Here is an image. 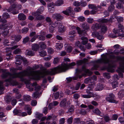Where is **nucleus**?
<instances>
[{
  "label": "nucleus",
  "mask_w": 124,
  "mask_h": 124,
  "mask_svg": "<svg viewBox=\"0 0 124 124\" xmlns=\"http://www.w3.org/2000/svg\"><path fill=\"white\" fill-rule=\"evenodd\" d=\"M30 38L28 36H27L23 40V42L24 44H25L28 42Z\"/></svg>",
  "instance_id": "nucleus-58"
},
{
  "label": "nucleus",
  "mask_w": 124,
  "mask_h": 124,
  "mask_svg": "<svg viewBox=\"0 0 124 124\" xmlns=\"http://www.w3.org/2000/svg\"><path fill=\"white\" fill-rule=\"evenodd\" d=\"M114 6L113 5H110L108 7V10L109 12H111L114 10Z\"/></svg>",
  "instance_id": "nucleus-48"
},
{
  "label": "nucleus",
  "mask_w": 124,
  "mask_h": 124,
  "mask_svg": "<svg viewBox=\"0 0 124 124\" xmlns=\"http://www.w3.org/2000/svg\"><path fill=\"white\" fill-rule=\"evenodd\" d=\"M72 11V8L71 7H69L68 8L65 10L63 11L62 13L66 15L69 16L70 14L71 13Z\"/></svg>",
  "instance_id": "nucleus-12"
},
{
  "label": "nucleus",
  "mask_w": 124,
  "mask_h": 124,
  "mask_svg": "<svg viewBox=\"0 0 124 124\" xmlns=\"http://www.w3.org/2000/svg\"><path fill=\"white\" fill-rule=\"evenodd\" d=\"M63 3L62 0H58L55 2L54 5L56 6H59Z\"/></svg>",
  "instance_id": "nucleus-32"
},
{
  "label": "nucleus",
  "mask_w": 124,
  "mask_h": 124,
  "mask_svg": "<svg viewBox=\"0 0 124 124\" xmlns=\"http://www.w3.org/2000/svg\"><path fill=\"white\" fill-rule=\"evenodd\" d=\"M76 34V32L74 31H70L69 34V35H70V36H69L70 39L71 40H73Z\"/></svg>",
  "instance_id": "nucleus-16"
},
{
  "label": "nucleus",
  "mask_w": 124,
  "mask_h": 124,
  "mask_svg": "<svg viewBox=\"0 0 124 124\" xmlns=\"http://www.w3.org/2000/svg\"><path fill=\"white\" fill-rule=\"evenodd\" d=\"M65 121V119L64 118H61L59 120V124H64Z\"/></svg>",
  "instance_id": "nucleus-64"
},
{
  "label": "nucleus",
  "mask_w": 124,
  "mask_h": 124,
  "mask_svg": "<svg viewBox=\"0 0 124 124\" xmlns=\"http://www.w3.org/2000/svg\"><path fill=\"white\" fill-rule=\"evenodd\" d=\"M118 27L119 29L115 30L114 29L113 32L115 34L117 35L118 36L124 37V34L123 33L124 31V27L121 24L118 25Z\"/></svg>",
  "instance_id": "nucleus-4"
},
{
  "label": "nucleus",
  "mask_w": 124,
  "mask_h": 124,
  "mask_svg": "<svg viewBox=\"0 0 124 124\" xmlns=\"http://www.w3.org/2000/svg\"><path fill=\"white\" fill-rule=\"evenodd\" d=\"M78 20L79 21L81 22H84L85 20V18L82 16H81L78 18Z\"/></svg>",
  "instance_id": "nucleus-63"
},
{
  "label": "nucleus",
  "mask_w": 124,
  "mask_h": 124,
  "mask_svg": "<svg viewBox=\"0 0 124 124\" xmlns=\"http://www.w3.org/2000/svg\"><path fill=\"white\" fill-rule=\"evenodd\" d=\"M41 88L40 86L38 85L37 84V85L34 87L35 90L36 92H39V91L40 90Z\"/></svg>",
  "instance_id": "nucleus-53"
},
{
  "label": "nucleus",
  "mask_w": 124,
  "mask_h": 124,
  "mask_svg": "<svg viewBox=\"0 0 124 124\" xmlns=\"http://www.w3.org/2000/svg\"><path fill=\"white\" fill-rule=\"evenodd\" d=\"M38 38L40 40L43 41L45 39V37L43 35H38Z\"/></svg>",
  "instance_id": "nucleus-62"
},
{
  "label": "nucleus",
  "mask_w": 124,
  "mask_h": 124,
  "mask_svg": "<svg viewBox=\"0 0 124 124\" xmlns=\"http://www.w3.org/2000/svg\"><path fill=\"white\" fill-rule=\"evenodd\" d=\"M81 39L82 40V43L84 45L86 44L88 41V39L86 37H82L81 38Z\"/></svg>",
  "instance_id": "nucleus-29"
},
{
  "label": "nucleus",
  "mask_w": 124,
  "mask_h": 124,
  "mask_svg": "<svg viewBox=\"0 0 124 124\" xmlns=\"http://www.w3.org/2000/svg\"><path fill=\"white\" fill-rule=\"evenodd\" d=\"M52 18L54 19L60 21L63 18V16L59 13H55L53 14L52 16Z\"/></svg>",
  "instance_id": "nucleus-11"
},
{
  "label": "nucleus",
  "mask_w": 124,
  "mask_h": 124,
  "mask_svg": "<svg viewBox=\"0 0 124 124\" xmlns=\"http://www.w3.org/2000/svg\"><path fill=\"white\" fill-rule=\"evenodd\" d=\"M89 8L90 9H93V10H96L98 8H101L100 6L96 7L95 5L93 4L89 5H88Z\"/></svg>",
  "instance_id": "nucleus-27"
},
{
  "label": "nucleus",
  "mask_w": 124,
  "mask_h": 124,
  "mask_svg": "<svg viewBox=\"0 0 124 124\" xmlns=\"http://www.w3.org/2000/svg\"><path fill=\"white\" fill-rule=\"evenodd\" d=\"M111 84L113 88H114L118 87V83L117 81H113L111 83Z\"/></svg>",
  "instance_id": "nucleus-39"
},
{
  "label": "nucleus",
  "mask_w": 124,
  "mask_h": 124,
  "mask_svg": "<svg viewBox=\"0 0 124 124\" xmlns=\"http://www.w3.org/2000/svg\"><path fill=\"white\" fill-rule=\"evenodd\" d=\"M57 117V116L54 115H49L47 117V119L50 120L51 119L54 120Z\"/></svg>",
  "instance_id": "nucleus-38"
},
{
  "label": "nucleus",
  "mask_w": 124,
  "mask_h": 124,
  "mask_svg": "<svg viewBox=\"0 0 124 124\" xmlns=\"http://www.w3.org/2000/svg\"><path fill=\"white\" fill-rule=\"evenodd\" d=\"M36 117L37 118L40 119L43 116V115L42 114H40L38 112H36L35 113Z\"/></svg>",
  "instance_id": "nucleus-45"
},
{
  "label": "nucleus",
  "mask_w": 124,
  "mask_h": 124,
  "mask_svg": "<svg viewBox=\"0 0 124 124\" xmlns=\"http://www.w3.org/2000/svg\"><path fill=\"white\" fill-rule=\"evenodd\" d=\"M63 46L62 44L61 43H56V44L55 47L58 50H59L62 48Z\"/></svg>",
  "instance_id": "nucleus-33"
},
{
  "label": "nucleus",
  "mask_w": 124,
  "mask_h": 124,
  "mask_svg": "<svg viewBox=\"0 0 124 124\" xmlns=\"http://www.w3.org/2000/svg\"><path fill=\"white\" fill-rule=\"evenodd\" d=\"M109 20L107 19H100L97 20L98 22H99L101 23H108Z\"/></svg>",
  "instance_id": "nucleus-37"
},
{
  "label": "nucleus",
  "mask_w": 124,
  "mask_h": 124,
  "mask_svg": "<svg viewBox=\"0 0 124 124\" xmlns=\"http://www.w3.org/2000/svg\"><path fill=\"white\" fill-rule=\"evenodd\" d=\"M60 61L59 58L57 57L54 58L53 63L54 64H56L58 63Z\"/></svg>",
  "instance_id": "nucleus-44"
},
{
  "label": "nucleus",
  "mask_w": 124,
  "mask_h": 124,
  "mask_svg": "<svg viewBox=\"0 0 124 124\" xmlns=\"http://www.w3.org/2000/svg\"><path fill=\"white\" fill-rule=\"evenodd\" d=\"M65 29L64 26L62 24L59 25L58 28V31L60 32H63L64 31Z\"/></svg>",
  "instance_id": "nucleus-35"
},
{
  "label": "nucleus",
  "mask_w": 124,
  "mask_h": 124,
  "mask_svg": "<svg viewBox=\"0 0 124 124\" xmlns=\"http://www.w3.org/2000/svg\"><path fill=\"white\" fill-rule=\"evenodd\" d=\"M95 85V83L94 82H91L90 84L88 85V88L89 90L93 91V88L94 87Z\"/></svg>",
  "instance_id": "nucleus-24"
},
{
  "label": "nucleus",
  "mask_w": 124,
  "mask_h": 124,
  "mask_svg": "<svg viewBox=\"0 0 124 124\" xmlns=\"http://www.w3.org/2000/svg\"><path fill=\"white\" fill-rule=\"evenodd\" d=\"M67 100L66 99H63L60 103V106L61 107H65L66 106Z\"/></svg>",
  "instance_id": "nucleus-28"
},
{
  "label": "nucleus",
  "mask_w": 124,
  "mask_h": 124,
  "mask_svg": "<svg viewBox=\"0 0 124 124\" xmlns=\"http://www.w3.org/2000/svg\"><path fill=\"white\" fill-rule=\"evenodd\" d=\"M73 117L71 116L68 118L67 120L68 123H72L73 122Z\"/></svg>",
  "instance_id": "nucleus-61"
},
{
  "label": "nucleus",
  "mask_w": 124,
  "mask_h": 124,
  "mask_svg": "<svg viewBox=\"0 0 124 124\" xmlns=\"http://www.w3.org/2000/svg\"><path fill=\"white\" fill-rule=\"evenodd\" d=\"M37 16L36 19L37 20H41L44 19L45 17L44 16L42 15H40L39 16Z\"/></svg>",
  "instance_id": "nucleus-54"
},
{
  "label": "nucleus",
  "mask_w": 124,
  "mask_h": 124,
  "mask_svg": "<svg viewBox=\"0 0 124 124\" xmlns=\"http://www.w3.org/2000/svg\"><path fill=\"white\" fill-rule=\"evenodd\" d=\"M29 29L28 28L24 27L21 30L22 32L24 34L26 33L29 31Z\"/></svg>",
  "instance_id": "nucleus-47"
},
{
  "label": "nucleus",
  "mask_w": 124,
  "mask_h": 124,
  "mask_svg": "<svg viewBox=\"0 0 124 124\" xmlns=\"http://www.w3.org/2000/svg\"><path fill=\"white\" fill-rule=\"evenodd\" d=\"M11 25L9 26L8 24H3L0 25V28L1 29H3L4 31L2 33V35L5 36L7 35L9 33V29L12 28Z\"/></svg>",
  "instance_id": "nucleus-5"
},
{
  "label": "nucleus",
  "mask_w": 124,
  "mask_h": 124,
  "mask_svg": "<svg viewBox=\"0 0 124 124\" xmlns=\"http://www.w3.org/2000/svg\"><path fill=\"white\" fill-rule=\"evenodd\" d=\"M96 62L97 63L108 64V66L106 68L107 71L111 72H113L115 71L114 69H113L114 66L113 64V62L108 58L106 55H104L101 58L97 60Z\"/></svg>",
  "instance_id": "nucleus-3"
},
{
  "label": "nucleus",
  "mask_w": 124,
  "mask_h": 124,
  "mask_svg": "<svg viewBox=\"0 0 124 124\" xmlns=\"http://www.w3.org/2000/svg\"><path fill=\"white\" fill-rule=\"evenodd\" d=\"M21 52L20 49L19 48H17L13 52V53L15 54H19Z\"/></svg>",
  "instance_id": "nucleus-60"
},
{
  "label": "nucleus",
  "mask_w": 124,
  "mask_h": 124,
  "mask_svg": "<svg viewBox=\"0 0 124 124\" xmlns=\"http://www.w3.org/2000/svg\"><path fill=\"white\" fill-rule=\"evenodd\" d=\"M21 111L19 110H18L17 109H15L13 111V113L14 115H19L20 114L21 112Z\"/></svg>",
  "instance_id": "nucleus-41"
},
{
  "label": "nucleus",
  "mask_w": 124,
  "mask_h": 124,
  "mask_svg": "<svg viewBox=\"0 0 124 124\" xmlns=\"http://www.w3.org/2000/svg\"><path fill=\"white\" fill-rule=\"evenodd\" d=\"M5 97V101L7 103H9L11 100V97L10 95H7Z\"/></svg>",
  "instance_id": "nucleus-43"
},
{
  "label": "nucleus",
  "mask_w": 124,
  "mask_h": 124,
  "mask_svg": "<svg viewBox=\"0 0 124 124\" xmlns=\"http://www.w3.org/2000/svg\"><path fill=\"white\" fill-rule=\"evenodd\" d=\"M64 46L66 49V51L67 52L70 53L72 51L73 48L71 46L66 44Z\"/></svg>",
  "instance_id": "nucleus-22"
},
{
  "label": "nucleus",
  "mask_w": 124,
  "mask_h": 124,
  "mask_svg": "<svg viewBox=\"0 0 124 124\" xmlns=\"http://www.w3.org/2000/svg\"><path fill=\"white\" fill-rule=\"evenodd\" d=\"M103 85L101 84L98 83L97 84V87L95 88L96 91H100L102 90L104 88Z\"/></svg>",
  "instance_id": "nucleus-21"
},
{
  "label": "nucleus",
  "mask_w": 124,
  "mask_h": 124,
  "mask_svg": "<svg viewBox=\"0 0 124 124\" xmlns=\"http://www.w3.org/2000/svg\"><path fill=\"white\" fill-rule=\"evenodd\" d=\"M16 62H19V63H16V64L20 65L22 62V58L20 55L16 56L15 57Z\"/></svg>",
  "instance_id": "nucleus-13"
},
{
  "label": "nucleus",
  "mask_w": 124,
  "mask_h": 124,
  "mask_svg": "<svg viewBox=\"0 0 124 124\" xmlns=\"http://www.w3.org/2000/svg\"><path fill=\"white\" fill-rule=\"evenodd\" d=\"M92 36L94 38L96 37L97 38L100 40H102L104 39L103 36L101 35L99 32H94L92 33Z\"/></svg>",
  "instance_id": "nucleus-10"
},
{
  "label": "nucleus",
  "mask_w": 124,
  "mask_h": 124,
  "mask_svg": "<svg viewBox=\"0 0 124 124\" xmlns=\"http://www.w3.org/2000/svg\"><path fill=\"white\" fill-rule=\"evenodd\" d=\"M90 90H89V89H87L86 90V92L90 96H91V97H94V95L92 92H91L90 91Z\"/></svg>",
  "instance_id": "nucleus-51"
},
{
  "label": "nucleus",
  "mask_w": 124,
  "mask_h": 124,
  "mask_svg": "<svg viewBox=\"0 0 124 124\" xmlns=\"http://www.w3.org/2000/svg\"><path fill=\"white\" fill-rule=\"evenodd\" d=\"M37 104V101L35 100H32L31 102V105L32 106H35Z\"/></svg>",
  "instance_id": "nucleus-59"
},
{
  "label": "nucleus",
  "mask_w": 124,
  "mask_h": 124,
  "mask_svg": "<svg viewBox=\"0 0 124 124\" xmlns=\"http://www.w3.org/2000/svg\"><path fill=\"white\" fill-rule=\"evenodd\" d=\"M3 82L2 81H0V91L2 92L4 90V88L3 85Z\"/></svg>",
  "instance_id": "nucleus-49"
},
{
  "label": "nucleus",
  "mask_w": 124,
  "mask_h": 124,
  "mask_svg": "<svg viewBox=\"0 0 124 124\" xmlns=\"http://www.w3.org/2000/svg\"><path fill=\"white\" fill-rule=\"evenodd\" d=\"M44 7H41L38 8L36 12H32L31 14L34 16H39L43 12L44 10Z\"/></svg>",
  "instance_id": "nucleus-9"
},
{
  "label": "nucleus",
  "mask_w": 124,
  "mask_h": 124,
  "mask_svg": "<svg viewBox=\"0 0 124 124\" xmlns=\"http://www.w3.org/2000/svg\"><path fill=\"white\" fill-rule=\"evenodd\" d=\"M117 58L120 60V66L119 69L122 72H124V57H117Z\"/></svg>",
  "instance_id": "nucleus-7"
},
{
  "label": "nucleus",
  "mask_w": 124,
  "mask_h": 124,
  "mask_svg": "<svg viewBox=\"0 0 124 124\" xmlns=\"http://www.w3.org/2000/svg\"><path fill=\"white\" fill-rule=\"evenodd\" d=\"M31 48L34 51H37L39 48V45L36 44H33L32 45Z\"/></svg>",
  "instance_id": "nucleus-23"
},
{
  "label": "nucleus",
  "mask_w": 124,
  "mask_h": 124,
  "mask_svg": "<svg viewBox=\"0 0 124 124\" xmlns=\"http://www.w3.org/2000/svg\"><path fill=\"white\" fill-rule=\"evenodd\" d=\"M82 71L85 72L86 73H87L89 76L91 75L92 74V72L88 69H86L85 66H83L82 68Z\"/></svg>",
  "instance_id": "nucleus-18"
},
{
  "label": "nucleus",
  "mask_w": 124,
  "mask_h": 124,
  "mask_svg": "<svg viewBox=\"0 0 124 124\" xmlns=\"http://www.w3.org/2000/svg\"><path fill=\"white\" fill-rule=\"evenodd\" d=\"M23 78L24 79V80L22 81L24 82L25 83L27 87L29 89V91H33L34 88L37 85V83L36 82H34L31 84L29 81L25 80L23 78Z\"/></svg>",
  "instance_id": "nucleus-6"
},
{
  "label": "nucleus",
  "mask_w": 124,
  "mask_h": 124,
  "mask_svg": "<svg viewBox=\"0 0 124 124\" xmlns=\"http://www.w3.org/2000/svg\"><path fill=\"white\" fill-rule=\"evenodd\" d=\"M80 122L81 119L80 118H75L74 119L73 124H78Z\"/></svg>",
  "instance_id": "nucleus-34"
},
{
  "label": "nucleus",
  "mask_w": 124,
  "mask_h": 124,
  "mask_svg": "<svg viewBox=\"0 0 124 124\" xmlns=\"http://www.w3.org/2000/svg\"><path fill=\"white\" fill-rule=\"evenodd\" d=\"M100 25L97 23H95L93 24L92 29L93 30L96 31L100 28Z\"/></svg>",
  "instance_id": "nucleus-20"
},
{
  "label": "nucleus",
  "mask_w": 124,
  "mask_h": 124,
  "mask_svg": "<svg viewBox=\"0 0 124 124\" xmlns=\"http://www.w3.org/2000/svg\"><path fill=\"white\" fill-rule=\"evenodd\" d=\"M101 32L102 33H104L106 32L107 30V28L105 26H100Z\"/></svg>",
  "instance_id": "nucleus-30"
},
{
  "label": "nucleus",
  "mask_w": 124,
  "mask_h": 124,
  "mask_svg": "<svg viewBox=\"0 0 124 124\" xmlns=\"http://www.w3.org/2000/svg\"><path fill=\"white\" fill-rule=\"evenodd\" d=\"M41 94V93L39 92L35 91L32 95V97L33 98L37 99L39 98Z\"/></svg>",
  "instance_id": "nucleus-15"
},
{
  "label": "nucleus",
  "mask_w": 124,
  "mask_h": 124,
  "mask_svg": "<svg viewBox=\"0 0 124 124\" xmlns=\"http://www.w3.org/2000/svg\"><path fill=\"white\" fill-rule=\"evenodd\" d=\"M89 109L88 108L86 109V110L82 109L80 111V113L82 115H85L86 114L87 112H89Z\"/></svg>",
  "instance_id": "nucleus-36"
},
{
  "label": "nucleus",
  "mask_w": 124,
  "mask_h": 124,
  "mask_svg": "<svg viewBox=\"0 0 124 124\" xmlns=\"http://www.w3.org/2000/svg\"><path fill=\"white\" fill-rule=\"evenodd\" d=\"M93 111L94 113L98 115H100L101 113V112L98 108H96V109L93 110Z\"/></svg>",
  "instance_id": "nucleus-40"
},
{
  "label": "nucleus",
  "mask_w": 124,
  "mask_h": 124,
  "mask_svg": "<svg viewBox=\"0 0 124 124\" xmlns=\"http://www.w3.org/2000/svg\"><path fill=\"white\" fill-rule=\"evenodd\" d=\"M39 46L41 49H45L46 47V45L45 42H41L39 43Z\"/></svg>",
  "instance_id": "nucleus-25"
},
{
  "label": "nucleus",
  "mask_w": 124,
  "mask_h": 124,
  "mask_svg": "<svg viewBox=\"0 0 124 124\" xmlns=\"http://www.w3.org/2000/svg\"><path fill=\"white\" fill-rule=\"evenodd\" d=\"M75 65V62H73L68 65L67 62H64L61 65H59L49 70L46 71L45 72V73L46 75H54L57 73L64 72L68 69L71 68L72 67Z\"/></svg>",
  "instance_id": "nucleus-2"
},
{
  "label": "nucleus",
  "mask_w": 124,
  "mask_h": 124,
  "mask_svg": "<svg viewBox=\"0 0 124 124\" xmlns=\"http://www.w3.org/2000/svg\"><path fill=\"white\" fill-rule=\"evenodd\" d=\"M54 27L53 26H51L49 27V31L51 33H53L55 30Z\"/></svg>",
  "instance_id": "nucleus-56"
},
{
  "label": "nucleus",
  "mask_w": 124,
  "mask_h": 124,
  "mask_svg": "<svg viewBox=\"0 0 124 124\" xmlns=\"http://www.w3.org/2000/svg\"><path fill=\"white\" fill-rule=\"evenodd\" d=\"M115 97L114 95L113 94L111 93L106 98V99L107 101L109 102L116 103L118 101L114 99Z\"/></svg>",
  "instance_id": "nucleus-8"
},
{
  "label": "nucleus",
  "mask_w": 124,
  "mask_h": 124,
  "mask_svg": "<svg viewBox=\"0 0 124 124\" xmlns=\"http://www.w3.org/2000/svg\"><path fill=\"white\" fill-rule=\"evenodd\" d=\"M23 99L24 101H28L31 100V97L29 95H24L23 96Z\"/></svg>",
  "instance_id": "nucleus-26"
},
{
  "label": "nucleus",
  "mask_w": 124,
  "mask_h": 124,
  "mask_svg": "<svg viewBox=\"0 0 124 124\" xmlns=\"http://www.w3.org/2000/svg\"><path fill=\"white\" fill-rule=\"evenodd\" d=\"M39 67V65L35 64L32 68L29 67L26 70L20 72L15 73L12 74H11L8 72H6L7 70H6L2 69V70L3 73L1 77L3 78L7 77L9 78V79L5 80V81L8 83V84L6 85V86H8V85L10 84L13 86L16 85L18 84V83L16 81L12 80V78H20L21 81H23L24 80V79L23 77L28 76L29 77L30 79H38L39 78V75L41 73L39 71H34L33 70L38 69Z\"/></svg>",
  "instance_id": "nucleus-1"
},
{
  "label": "nucleus",
  "mask_w": 124,
  "mask_h": 124,
  "mask_svg": "<svg viewBox=\"0 0 124 124\" xmlns=\"http://www.w3.org/2000/svg\"><path fill=\"white\" fill-rule=\"evenodd\" d=\"M27 55L30 56H33L34 55V53L31 51L26 50Z\"/></svg>",
  "instance_id": "nucleus-52"
},
{
  "label": "nucleus",
  "mask_w": 124,
  "mask_h": 124,
  "mask_svg": "<svg viewBox=\"0 0 124 124\" xmlns=\"http://www.w3.org/2000/svg\"><path fill=\"white\" fill-rule=\"evenodd\" d=\"M45 124H57V123L55 121L51 122L50 120H48L46 122Z\"/></svg>",
  "instance_id": "nucleus-57"
},
{
  "label": "nucleus",
  "mask_w": 124,
  "mask_h": 124,
  "mask_svg": "<svg viewBox=\"0 0 124 124\" xmlns=\"http://www.w3.org/2000/svg\"><path fill=\"white\" fill-rule=\"evenodd\" d=\"M80 85V83L79 82H78L77 83L75 88H72V87H71V88L72 89H73L74 90H77L79 89Z\"/></svg>",
  "instance_id": "nucleus-42"
},
{
  "label": "nucleus",
  "mask_w": 124,
  "mask_h": 124,
  "mask_svg": "<svg viewBox=\"0 0 124 124\" xmlns=\"http://www.w3.org/2000/svg\"><path fill=\"white\" fill-rule=\"evenodd\" d=\"M124 90H121L118 93L119 98H121L124 97Z\"/></svg>",
  "instance_id": "nucleus-31"
},
{
  "label": "nucleus",
  "mask_w": 124,
  "mask_h": 124,
  "mask_svg": "<svg viewBox=\"0 0 124 124\" xmlns=\"http://www.w3.org/2000/svg\"><path fill=\"white\" fill-rule=\"evenodd\" d=\"M17 3H14L13 4L7 9V11L10 12L13 11L14 8H16Z\"/></svg>",
  "instance_id": "nucleus-14"
},
{
  "label": "nucleus",
  "mask_w": 124,
  "mask_h": 124,
  "mask_svg": "<svg viewBox=\"0 0 124 124\" xmlns=\"http://www.w3.org/2000/svg\"><path fill=\"white\" fill-rule=\"evenodd\" d=\"M18 19L21 21H23L25 20L26 19V16L23 13H20L19 14L18 17Z\"/></svg>",
  "instance_id": "nucleus-19"
},
{
  "label": "nucleus",
  "mask_w": 124,
  "mask_h": 124,
  "mask_svg": "<svg viewBox=\"0 0 124 124\" xmlns=\"http://www.w3.org/2000/svg\"><path fill=\"white\" fill-rule=\"evenodd\" d=\"M22 69V67L21 66H20L17 68V69H15L14 68H13L10 69V70L11 71L14 72H15L17 70H21Z\"/></svg>",
  "instance_id": "nucleus-46"
},
{
  "label": "nucleus",
  "mask_w": 124,
  "mask_h": 124,
  "mask_svg": "<svg viewBox=\"0 0 124 124\" xmlns=\"http://www.w3.org/2000/svg\"><path fill=\"white\" fill-rule=\"evenodd\" d=\"M22 38L20 35H16L15 36V40L17 41H19Z\"/></svg>",
  "instance_id": "nucleus-55"
},
{
  "label": "nucleus",
  "mask_w": 124,
  "mask_h": 124,
  "mask_svg": "<svg viewBox=\"0 0 124 124\" xmlns=\"http://www.w3.org/2000/svg\"><path fill=\"white\" fill-rule=\"evenodd\" d=\"M82 27L85 31H88L90 29V26L88 24L86 23H83L82 25Z\"/></svg>",
  "instance_id": "nucleus-17"
},
{
  "label": "nucleus",
  "mask_w": 124,
  "mask_h": 124,
  "mask_svg": "<svg viewBox=\"0 0 124 124\" xmlns=\"http://www.w3.org/2000/svg\"><path fill=\"white\" fill-rule=\"evenodd\" d=\"M39 53L40 55L42 57H44L47 54L46 52L45 51H42L41 52H39Z\"/></svg>",
  "instance_id": "nucleus-50"
}]
</instances>
